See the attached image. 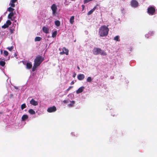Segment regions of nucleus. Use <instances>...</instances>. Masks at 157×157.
<instances>
[{
	"label": "nucleus",
	"instance_id": "1",
	"mask_svg": "<svg viewBox=\"0 0 157 157\" xmlns=\"http://www.w3.org/2000/svg\"><path fill=\"white\" fill-rule=\"evenodd\" d=\"M109 31L108 25H102L99 28L98 34L101 37L105 36L108 34Z\"/></svg>",
	"mask_w": 157,
	"mask_h": 157
},
{
	"label": "nucleus",
	"instance_id": "2",
	"mask_svg": "<svg viewBox=\"0 0 157 157\" xmlns=\"http://www.w3.org/2000/svg\"><path fill=\"white\" fill-rule=\"evenodd\" d=\"M44 58L41 56H38L34 60V63L33 68V71H35L37 67L43 61Z\"/></svg>",
	"mask_w": 157,
	"mask_h": 157
},
{
	"label": "nucleus",
	"instance_id": "3",
	"mask_svg": "<svg viewBox=\"0 0 157 157\" xmlns=\"http://www.w3.org/2000/svg\"><path fill=\"white\" fill-rule=\"evenodd\" d=\"M51 9L52 10V14L53 16L56 15V12L57 8L56 4H54L51 6Z\"/></svg>",
	"mask_w": 157,
	"mask_h": 157
},
{
	"label": "nucleus",
	"instance_id": "4",
	"mask_svg": "<svg viewBox=\"0 0 157 157\" xmlns=\"http://www.w3.org/2000/svg\"><path fill=\"white\" fill-rule=\"evenodd\" d=\"M155 9L153 7H149L147 9V12L149 15H152L155 12Z\"/></svg>",
	"mask_w": 157,
	"mask_h": 157
},
{
	"label": "nucleus",
	"instance_id": "5",
	"mask_svg": "<svg viewBox=\"0 0 157 157\" xmlns=\"http://www.w3.org/2000/svg\"><path fill=\"white\" fill-rule=\"evenodd\" d=\"M61 50L62 51L59 53L60 55H62L64 54H65L67 55H68V50L65 47L61 49Z\"/></svg>",
	"mask_w": 157,
	"mask_h": 157
},
{
	"label": "nucleus",
	"instance_id": "6",
	"mask_svg": "<svg viewBox=\"0 0 157 157\" xmlns=\"http://www.w3.org/2000/svg\"><path fill=\"white\" fill-rule=\"evenodd\" d=\"M11 22L10 20H7L4 25L2 26V28L5 29L7 28L11 24Z\"/></svg>",
	"mask_w": 157,
	"mask_h": 157
},
{
	"label": "nucleus",
	"instance_id": "7",
	"mask_svg": "<svg viewBox=\"0 0 157 157\" xmlns=\"http://www.w3.org/2000/svg\"><path fill=\"white\" fill-rule=\"evenodd\" d=\"M100 48H94L93 50V53L95 55L99 54Z\"/></svg>",
	"mask_w": 157,
	"mask_h": 157
},
{
	"label": "nucleus",
	"instance_id": "8",
	"mask_svg": "<svg viewBox=\"0 0 157 157\" xmlns=\"http://www.w3.org/2000/svg\"><path fill=\"white\" fill-rule=\"evenodd\" d=\"M131 5L133 7H136L138 6V3L136 1L133 0L131 2Z\"/></svg>",
	"mask_w": 157,
	"mask_h": 157
},
{
	"label": "nucleus",
	"instance_id": "9",
	"mask_svg": "<svg viewBox=\"0 0 157 157\" xmlns=\"http://www.w3.org/2000/svg\"><path fill=\"white\" fill-rule=\"evenodd\" d=\"M56 109L55 106L48 108L47 109V111L49 113H52L56 111Z\"/></svg>",
	"mask_w": 157,
	"mask_h": 157
},
{
	"label": "nucleus",
	"instance_id": "10",
	"mask_svg": "<svg viewBox=\"0 0 157 157\" xmlns=\"http://www.w3.org/2000/svg\"><path fill=\"white\" fill-rule=\"evenodd\" d=\"M30 103L32 105L36 106L38 105V102L33 99H32L30 101Z\"/></svg>",
	"mask_w": 157,
	"mask_h": 157
},
{
	"label": "nucleus",
	"instance_id": "11",
	"mask_svg": "<svg viewBox=\"0 0 157 157\" xmlns=\"http://www.w3.org/2000/svg\"><path fill=\"white\" fill-rule=\"evenodd\" d=\"M85 88L84 86H81L76 91L77 94L82 92L84 90Z\"/></svg>",
	"mask_w": 157,
	"mask_h": 157
},
{
	"label": "nucleus",
	"instance_id": "12",
	"mask_svg": "<svg viewBox=\"0 0 157 157\" xmlns=\"http://www.w3.org/2000/svg\"><path fill=\"white\" fill-rule=\"evenodd\" d=\"M77 77L79 80H82L84 78L85 76L83 74H80L78 75Z\"/></svg>",
	"mask_w": 157,
	"mask_h": 157
},
{
	"label": "nucleus",
	"instance_id": "13",
	"mask_svg": "<svg viewBox=\"0 0 157 157\" xmlns=\"http://www.w3.org/2000/svg\"><path fill=\"white\" fill-rule=\"evenodd\" d=\"M42 30L43 32L46 33H49V29L47 27L45 26H43V27Z\"/></svg>",
	"mask_w": 157,
	"mask_h": 157
},
{
	"label": "nucleus",
	"instance_id": "14",
	"mask_svg": "<svg viewBox=\"0 0 157 157\" xmlns=\"http://www.w3.org/2000/svg\"><path fill=\"white\" fill-rule=\"evenodd\" d=\"M99 54H100L102 56H106L107 55V53L104 51L101 50L100 48Z\"/></svg>",
	"mask_w": 157,
	"mask_h": 157
},
{
	"label": "nucleus",
	"instance_id": "15",
	"mask_svg": "<svg viewBox=\"0 0 157 157\" xmlns=\"http://www.w3.org/2000/svg\"><path fill=\"white\" fill-rule=\"evenodd\" d=\"M26 68L28 69H29L31 68L32 66V64L31 63L29 62L26 63Z\"/></svg>",
	"mask_w": 157,
	"mask_h": 157
},
{
	"label": "nucleus",
	"instance_id": "16",
	"mask_svg": "<svg viewBox=\"0 0 157 157\" xmlns=\"http://www.w3.org/2000/svg\"><path fill=\"white\" fill-rule=\"evenodd\" d=\"M17 0H11L10 2V5L13 7H14L15 6L14 3L17 1Z\"/></svg>",
	"mask_w": 157,
	"mask_h": 157
},
{
	"label": "nucleus",
	"instance_id": "17",
	"mask_svg": "<svg viewBox=\"0 0 157 157\" xmlns=\"http://www.w3.org/2000/svg\"><path fill=\"white\" fill-rule=\"evenodd\" d=\"M13 15H14V14L13 12H11L8 15V18L10 19L12 21H13V20L12 19V17L13 16Z\"/></svg>",
	"mask_w": 157,
	"mask_h": 157
},
{
	"label": "nucleus",
	"instance_id": "18",
	"mask_svg": "<svg viewBox=\"0 0 157 157\" xmlns=\"http://www.w3.org/2000/svg\"><path fill=\"white\" fill-rule=\"evenodd\" d=\"M28 118V116L27 115H24L22 116L21 117V120L22 121H24L26 119H27Z\"/></svg>",
	"mask_w": 157,
	"mask_h": 157
},
{
	"label": "nucleus",
	"instance_id": "19",
	"mask_svg": "<svg viewBox=\"0 0 157 157\" xmlns=\"http://www.w3.org/2000/svg\"><path fill=\"white\" fill-rule=\"evenodd\" d=\"M96 9V7L95 6L93 8L90 10L87 13L88 15H90L92 14L93 12Z\"/></svg>",
	"mask_w": 157,
	"mask_h": 157
},
{
	"label": "nucleus",
	"instance_id": "20",
	"mask_svg": "<svg viewBox=\"0 0 157 157\" xmlns=\"http://www.w3.org/2000/svg\"><path fill=\"white\" fill-rule=\"evenodd\" d=\"M74 17L72 16L70 19V22L71 24H73L74 22Z\"/></svg>",
	"mask_w": 157,
	"mask_h": 157
},
{
	"label": "nucleus",
	"instance_id": "21",
	"mask_svg": "<svg viewBox=\"0 0 157 157\" xmlns=\"http://www.w3.org/2000/svg\"><path fill=\"white\" fill-rule=\"evenodd\" d=\"M75 103V101H71V103L68 105V106L69 107H71L73 106L74 105Z\"/></svg>",
	"mask_w": 157,
	"mask_h": 157
},
{
	"label": "nucleus",
	"instance_id": "22",
	"mask_svg": "<svg viewBox=\"0 0 157 157\" xmlns=\"http://www.w3.org/2000/svg\"><path fill=\"white\" fill-rule=\"evenodd\" d=\"M29 113L31 114H34L36 113L35 112L33 109H30L29 110Z\"/></svg>",
	"mask_w": 157,
	"mask_h": 157
},
{
	"label": "nucleus",
	"instance_id": "23",
	"mask_svg": "<svg viewBox=\"0 0 157 157\" xmlns=\"http://www.w3.org/2000/svg\"><path fill=\"white\" fill-rule=\"evenodd\" d=\"M55 24L57 26H59L60 25V22L59 20L55 21Z\"/></svg>",
	"mask_w": 157,
	"mask_h": 157
},
{
	"label": "nucleus",
	"instance_id": "24",
	"mask_svg": "<svg viewBox=\"0 0 157 157\" xmlns=\"http://www.w3.org/2000/svg\"><path fill=\"white\" fill-rule=\"evenodd\" d=\"M57 34V31H54L52 33V37L53 38L55 37H56Z\"/></svg>",
	"mask_w": 157,
	"mask_h": 157
},
{
	"label": "nucleus",
	"instance_id": "25",
	"mask_svg": "<svg viewBox=\"0 0 157 157\" xmlns=\"http://www.w3.org/2000/svg\"><path fill=\"white\" fill-rule=\"evenodd\" d=\"M41 39V38L40 37H36L35 39V40L36 41H40Z\"/></svg>",
	"mask_w": 157,
	"mask_h": 157
},
{
	"label": "nucleus",
	"instance_id": "26",
	"mask_svg": "<svg viewBox=\"0 0 157 157\" xmlns=\"http://www.w3.org/2000/svg\"><path fill=\"white\" fill-rule=\"evenodd\" d=\"M119 36H116L114 38V40L117 41H119Z\"/></svg>",
	"mask_w": 157,
	"mask_h": 157
},
{
	"label": "nucleus",
	"instance_id": "27",
	"mask_svg": "<svg viewBox=\"0 0 157 157\" xmlns=\"http://www.w3.org/2000/svg\"><path fill=\"white\" fill-rule=\"evenodd\" d=\"M5 64V62L4 61H0V65L2 66H4Z\"/></svg>",
	"mask_w": 157,
	"mask_h": 157
},
{
	"label": "nucleus",
	"instance_id": "28",
	"mask_svg": "<svg viewBox=\"0 0 157 157\" xmlns=\"http://www.w3.org/2000/svg\"><path fill=\"white\" fill-rule=\"evenodd\" d=\"M92 81L91 78L90 77H89L87 79V81L89 82H90Z\"/></svg>",
	"mask_w": 157,
	"mask_h": 157
},
{
	"label": "nucleus",
	"instance_id": "29",
	"mask_svg": "<svg viewBox=\"0 0 157 157\" xmlns=\"http://www.w3.org/2000/svg\"><path fill=\"white\" fill-rule=\"evenodd\" d=\"M14 9L13 8H12L10 7H9L8 8V10L9 12H13V10Z\"/></svg>",
	"mask_w": 157,
	"mask_h": 157
},
{
	"label": "nucleus",
	"instance_id": "30",
	"mask_svg": "<svg viewBox=\"0 0 157 157\" xmlns=\"http://www.w3.org/2000/svg\"><path fill=\"white\" fill-rule=\"evenodd\" d=\"M26 105L25 104H23L21 105V109H24L26 107Z\"/></svg>",
	"mask_w": 157,
	"mask_h": 157
},
{
	"label": "nucleus",
	"instance_id": "31",
	"mask_svg": "<svg viewBox=\"0 0 157 157\" xmlns=\"http://www.w3.org/2000/svg\"><path fill=\"white\" fill-rule=\"evenodd\" d=\"M93 0H84V4H86Z\"/></svg>",
	"mask_w": 157,
	"mask_h": 157
},
{
	"label": "nucleus",
	"instance_id": "32",
	"mask_svg": "<svg viewBox=\"0 0 157 157\" xmlns=\"http://www.w3.org/2000/svg\"><path fill=\"white\" fill-rule=\"evenodd\" d=\"M7 48L10 51H11L13 49V46H11L10 47H8Z\"/></svg>",
	"mask_w": 157,
	"mask_h": 157
},
{
	"label": "nucleus",
	"instance_id": "33",
	"mask_svg": "<svg viewBox=\"0 0 157 157\" xmlns=\"http://www.w3.org/2000/svg\"><path fill=\"white\" fill-rule=\"evenodd\" d=\"M3 53L5 56H8V52L6 51H4Z\"/></svg>",
	"mask_w": 157,
	"mask_h": 157
},
{
	"label": "nucleus",
	"instance_id": "34",
	"mask_svg": "<svg viewBox=\"0 0 157 157\" xmlns=\"http://www.w3.org/2000/svg\"><path fill=\"white\" fill-rule=\"evenodd\" d=\"M14 31V29H10V32L11 33H13Z\"/></svg>",
	"mask_w": 157,
	"mask_h": 157
},
{
	"label": "nucleus",
	"instance_id": "35",
	"mask_svg": "<svg viewBox=\"0 0 157 157\" xmlns=\"http://www.w3.org/2000/svg\"><path fill=\"white\" fill-rule=\"evenodd\" d=\"M73 87V86H70L67 90V91H69L70 89H71Z\"/></svg>",
	"mask_w": 157,
	"mask_h": 157
},
{
	"label": "nucleus",
	"instance_id": "36",
	"mask_svg": "<svg viewBox=\"0 0 157 157\" xmlns=\"http://www.w3.org/2000/svg\"><path fill=\"white\" fill-rule=\"evenodd\" d=\"M68 102V100H64L63 101V102L65 103H67Z\"/></svg>",
	"mask_w": 157,
	"mask_h": 157
},
{
	"label": "nucleus",
	"instance_id": "37",
	"mask_svg": "<svg viewBox=\"0 0 157 157\" xmlns=\"http://www.w3.org/2000/svg\"><path fill=\"white\" fill-rule=\"evenodd\" d=\"M74 82L73 81L71 82V84L73 85V84H74Z\"/></svg>",
	"mask_w": 157,
	"mask_h": 157
},
{
	"label": "nucleus",
	"instance_id": "38",
	"mask_svg": "<svg viewBox=\"0 0 157 157\" xmlns=\"http://www.w3.org/2000/svg\"><path fill=\"white\" fill-rule=\"evenodd\" d=\"M75 75H76V74H75V75H73V77H75Z\"/></svg>",
	"mask_w": 157,
	"mask_h": 157
},
{
	"label": "nucleus",
	"instance_id": "39",
	"mask_svg": "<svg viewBox=\"0 0 157 157\" xmlns=\"http://www.w3.org/2000/svg\"><path fill=\"white\" fill-rule=\"evenodd\" d=\"M82 7L83 8H84V5H82Z\"/></svg>",
	"mask_w": 157,
	"mask_h": 157
},
{
	"label": "nucleus",
	"instance_id": "40",
	"mask_svg": "<svg viewBox=\"0 0 157 157\" xmlns=\"http://www.w3.org/2000/svg\"><path fill=\"white\" fill-rule=\"evenodd\" d=\"M77 68L78 69H79V67H78Z\"/></svg>",
	"mask_w": 157,
	"mask_h": 157
},
{
	"label": "nucleus",
	"instance_id": "41",
	"mask_svg": "<svg viewBox=\"0 0 157 157\" xmlns=\"http://www.w3.org/2000/svg\"><path fill=\"white\" fill-rule=\"evenodd\" d=\"M59 50L60 51V50H61L60 49H59Z\"/></svg>",
	"mask_w": 157,
	"mask_h": 157
}]
</instances>
